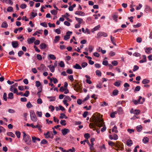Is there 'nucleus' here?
<instances>
[{
  "instance_id": "f3484780",
  "label": "nucleus",
  "mask_w": 152,
  "mask_h": 152,
  "mask_svg": "<svg viewBox=\"0 0 152 152\" xmlns=\"http://www.w3.org/2000/svg\"><path fill=\"white\" fill-rule=\"evenodd\" d=\"M112 17L113 18L115 22H117V18H118V15L117 13H115L113 14L112 15Z\"/></svg>"
},
{
  "instance_id": "052dcab7",
  "label": "nucleus",
  "mask_w": 152,
  "mask_h": 152,
  "mask_svg": "<svg viewBox=\"0 0 152 152\" xmlns=\"http://www.w3.org/2000/svg\"><path fill=\"white\" fill-rule=\"evenodd\" d=\"M49 69L50 71L52 72H53L55 70V67L53 66H52V67H49Z\"/></svg>"
},
{
  "instance_id": "0e129e2a",
  "label": "nucleus",
  "mask_w": 152,
  "mask_h": 152,
  "mask_svg": "<svg viewBox=\"0 0 152 152\" xmlns=\"http://www.w3.org/2000/svg\"><path fill=\"white\" fill-rule=\"evenodd\" d=\"M37 58L39 60H41L42 59V56L40 54H37Z\"/></svg>"
},
{
  "instance_id": "09e8293b",
  "label": "nucleus",
  "mask_w": 152,
  "mask_h": 152,
  "mask_svg": "<svg viewBox=\"0 0 152 152\" xmlns=\"http://www.w3.org/2000/svg\"><path fill=\"white\" fill-rule=\"evenodd\" d=\"M134 111V112H133V113L135 115H138L140 113V111L139 110L135 109Z\"/></svg>"
},
{
  "instance_id": "680f3d73",
  "label": "nucleus",
  "mask_w": 152,
  "mask_h": 152,
  "mask_svg": "<svg viewBox=\"0 0 152 152\" xmlns=\"http://www.w3.org/2000/svg\"><path fill=\"white\" fill-rule=\"evenodd\" d=\"M51 13L53 15H56L57 13V11L54 10H52L51 11Z\"/></svg>"
},
{
  "instance_id": "69168bd1",
  "label": "nucleus",
  "mask_w": 152,
  "mask_h": 152,
  "mask_svg": "<svg viewBox=\"0 0 152 152\" xmlns=\"http://www.w3.org/2000/svg\"><path fill=\"white\" fill-rule=\"evenodd\" d=\"M37 102L38 104H41L42 102V99L40 98L38 99L37 101Z\"/></svg>"
},
{
  "instance_id": "0eeeda50",
  "label": "nucleus",
  "mask_w": 152,
  "mask_h": 152,
  "mask_svg": "<svg viewBox=\"0 0 152 152\" xmlns=\"http://www.w3.org/2000/svg\"><path fill=\"white\" fill-rule=\"evenodd\" d=\"M37 69L40 71H46L48 69L43 64H41L40 67H38Z\"/></svg>"
},
{
  "instance_id": "79ce46f5",
  "label": "nucleus",
  "mask_w": 152,
  "mask_h": 152,
  "mask_svg": "<svg viewBox=\"0 0 152 152\" xmlns=\"http://www.w3.org/2000/svg\"><path fill=\"white\" fill-rule=\"evenodd\" d=\"M27 6L25 4H22L20 6V7L22 9H24Z\"/></svg>"
},
{
  "instance_id": "4c0bfd02",
  "label": "nucleus",
  "mask_w": 152,
  "mask_h": 152,
  "mask_svg": "<svg viewBox=\"0 0 152 152\" xmlns=\"http://www.w3.org/2000/svg\"><path fill=\"white\" fill-rule=\"evenodd\" d=\"M118 111L119 114H121L123 112V110L122 107H118Z\"/></svg>"
},
{
  "instance_id": "e2e57ef3",
  "label": "nucleus",
  "mask_w": 152,
  "mask_h": 152,
  "mask_svg": "<svg viewBox=\"0 0 152 152\" xmlns=\"http://www.w3.org/2000/svg\"><path fill=\"white\" fill-rule=\"evenodd\" d=\"M41 85V83L39 81L36 82V86L37 87H38Z\"/></svg>"
},
{
  "instance_id": "39448f33",
  "label": "nucleus",
  "mask_w": 152,
  "mask_h": 152,
  "mask_svg": "<svg viewBox=\"0 0 152 152\" xmlns=\"http://www.w3.org/2000/svg\"><path fill=\"white\" fill-rule=\"evenodd\" d=\"M107 33L104 32L100 31L97 33L96 37L97 39H99L101 37H106L107 36Z\"/></svg>"
},
{
  "instance_id": "58836bf2",
  "label": "nucleus",
  "mask_w": 152,
  "mask_h": 152,
  "mask_svg": "<svg viewBox=\"0 0 152 152\" xmlns=\"http://www.w3.org/2000/svg\"><path fill=\"white\" fill-rule=\"evenodd\" d=\"M7 11L9 12H11L13 11V8L12 7H8Z\"/></svg>"
},
{
  "instance_id": "8fccbe9b",
  "label": "nucleus",
  "mask_w": 152,
  "mask_h": 152,
  "mask_svg": "<svg viewBox=\"0 0 152 152\" xmlns=\"http://www.w3.org/2000/svg\"><path fill=\"white\" fill-rule=\"evenodd\" d=\"M88 65V64L86 62H84L82 63L81 64V66L83 68H85L86 66H87Z\"/></svg>"
},
{
  "instance_id": "5701e85b",
  "label": "nucleus",
  "mask_w": 152,
  "mask_h": 152,
  "mask_svg": "<svg viewBox=\"0 0 152 152\" xmlns=\"http://www.w3.org/2000/svg\"><path fill=\"white\" fill-rule=\"evenodd\" d=\"M60 37L59 36H57L55 37L54 42L55 43H56L59 40Z\"/></svg>"
},
{
  "instance_id": "9b49d317",
  "label": "nucleus",
  "mask_w": 152,
  "mask_h": 152,
  "mask_svg": "<svg viewBox=\"0 0 152 152\" xmlns=\"http://www.w3.org/2000/svg\"><path fill=\"white\" fill-rule=\"evenodd\" d=\"M35 40V39L34 37H32L30 39H28L27 42L28 44H31L33 43Z\"/></svg>"
},
{
  "instance_id": "aec40b11",
  "label": "nucleus",
  "mask_w": 152,
  "mask_h": 152,
  "mask_svg": "<svg viewBox=\"0 0 152 152\" xmlns=\"http://www.w3.org/2000/svg\"><path fill=\"white\" fill-rule=\"evenodd\" d=\"M8 25L6 21L3 22L1 25V27L3 28H6L8 27Z\"/></svg>"
},
{
  "instance_id": "412c9836",
  "label": "nucleus",
  "mask_w": 152,
  "mask_h": 152,
  "mask_svg": "<svg viewBox=\"0 0 152 152\" xmlns=\"http://www.w3.org/2000/svg\"><path fill=\"white\" fill-rule=\"evenodd\" d=\"M7 134L8 136L11 137L13 138H15V134H14L12 132H8L7 133Z\"/></svg>"
},
{
  "instance_id": "37998d69",
  "label": "nucleus",
  "mask_w": 152,
  "mask_h": 152,
  "mask_svg": "<svg viewBox=\"0 0 152 152\" xmlns=\"http://www.w3.org/2000/svg\"><path fill=\"white\" fill-rule=\"evenodd\" d=\"M26 106L28 108H30L33 107V105L30 102H28Z\"/></svg>"
},
{
  "instance_id": "f704fd0d",
  "label": "nucleus",
  "mask_w": 152,
  "mask_h": 152,
  "mask_svg": "<svg viewBox=\"0 0 152 152\" xmlns=\"http://www.w3.org/2000/svg\"><path fill=\"white\" fill-rule=\"evenodd\" d=\"M60 124L63 126H65L66 125V121L64 120H61L60 121Z\"/></svg>"
},
{
  "instance_id": "c03bdc74",
  "label": "nucleus",
  "mask_w": 152,
  "mask_h": 152,
  "mask_svg": "<svg viewBox=\"0 0 152 152\" xmlns=\"http://www.w3.org/2000/svg\"><path fill=\"white\" fill-rule=\"evenodd\" d=\"M112 131L113 132H115L116 133H117L118 132V131L117 130V127L116 126H114L113 128L112 129Z\"/></svg>"
},
{
  "instance_id": "7c9ffc66",
  "label": "nucleus",
  "mask_w": 152,
  "mask_h": 152,
  "mask_svg": "<svg viewBox=\"0 0 152 152\" xmlns=\"http://www.w3.org/2000/svg\"><path fill=\"white\" fill-rule=\"evenodd\" d=\"M95 73L96 75H98L99 77H100L101 76L102 73L99 70H96L95 72Z\"/></svg>"
},
{
  "instance_id": "a18cd8bd",
  "label": "nucleus",
  "mask_w": 152,
  "mask_h": 152,
  "mask_svg": "<svg viewBox=\"0 0 152 152\" xmlns=\"http://www.w3.org/2000/svg\"><path fill=\"white\" fill-rule=\"evenodd\" d=\"M42 127V126L40 125H37L35 126V128H37L40 131H41V128Z\"/></svg>"
},
{
  "instance_id": "c85d7f7f",
  "label": "nucleus",
  "mask_w": 152,
  "mask_h": 152,
  "mask_svg": "<svg viewBox=\"0 0 152 152\" xmlns=\"http://www.w3.org/2000/svg\"><path fill=\"white\" fill-rule=\"evenodd\" d=\"M108 145L111 147H113L114 146H115V143L110 140L108 141Z\"/></svg>"
},
{
  "instance_id": "c9c22d12",
  "label": "nucleus",
  "mask_w": 152,
  "mask_h": 152,
  "mask_svg": "<svg viewBox=\"0 0 152 152\" xmlns=\"http://www.w3.org/2000/svg\"><path fill=\"white\" fill-rule=\"evenodd\" d=\"M141 87L140 86H136L134 90V92L136 93V91H139Z\"/></svg>"
},
{
  "instance_id": "4d7b16f0",
  "label": "nucleus",
  "mask_w": 152,
  "mask_h": 152,
  "mask_svg": "<svg viewBox=\"0 0 152 152\" xmlns=\"http://www.w3.org/2000/svg\"><path fill=\"white\" fill-rule=\"evenodd\" d=\"M100 26L99 25H97V26H95L93 29L94 31H96L98 30L100 28Z\"/></svg>"
},
{
  "instance_id": "6ab92c4d",
  "label": "nucleus",
  "mask_w": 152,
  "mask_h": 152,
  "mask_svg": "<svg viewBox=\"0 0 152 152\" xmlns=\"http://www.w3.org/2000/svg\"><path fill=\"white\" fill-rule=\"evenodd\" d=\"M110 40L112 42L114 45H116V44L115 42V39L114 37H113L112 36H110Z\"/></svg>"
},
{
  "instance_id": "72a5a7b5",
  "label": "nucleus",
  "mask_w": 152,
  "mask_h": 152,
  "mask_svg": "<svg viewBox=\"0 0 152 152\" xmlns=\"http://www.w3.org/2000/svg\"><path fill=\"white\" fill-rule=\"evenodd\" d=\"M142 141L144 143H146L148 142V138L147 137H144L143 140Z\"/></svg>"
},
{
  "instance_id": "774afa93",
  "label": "nucleus",
  "mask_w": 152,
  "mask_h": 152,
  "mask_svg": "<svg viewBox=\"0 0 152 152\" xmlns=\"http://www.w3.org/2000/svg\"><path fill=\"white\" fill-rule=\"evenodd\" d=\"M133 55L136 57H139L141 56V54L137 52H135L133 54Z\"/></svg>"
},
{
  "instance_id": "1a4fd4ad",
  "label": "nucleus",
  "mask_w": 152,
  "mask_h": 152,
  "mask_svg": "<svg viewBox=\"0 0 152 152\" xmlns=\"http://www.w3.org/2000/svg\"><path fill=\"white\" fill-rule=\"evenodd\" d=\"M11 44L13 47L14 48H16L18 45V42L15 41H12Z\"/></svg>"
},
{
  "instance_id": "423d86ee",
  "label": "nucleus",
  "mask_w": 152,
  "mask_h": 152,
  "mask_svg": "<svg viewBox=\"0 0 152 152\" xmlns=\"http://www.w3.org/2000/svg\"><path fill=\"white\" fill-rule=\"evenodd\" d=\"M72 31H68L66 33V34L64 36V39L66 40L70 38V36L72 34Z\"/></svg>"
},
{
  "instance_id": "cd10ccee",
  "label": "nucleus",
  "mask_w": 152,
  "mask_h": 152,
  "mask_svg": "<svg viewBox=\"0 0 152 152\" xmlns=\"http://www.w3.org/2000/svg\"><path fill=\"white\" fill-rule=\"evenodd\" d=\"M47 98L48 99H50V102H53L55 100L56 98L55 96H47Z\"/></svg>"
},
{
  "instance_id": "a878e982",
  "label": "nucleus",
  "mask_w": 152,
  "mask_h": 152,
  "mask_svg": "<svg viewBox=\"0 0 152 152\" xmlns=\"http://www.w3.org/2000/svg\"><path fill=\"white\" fill-rule=\"evenodd\" d=\"M142 127L141 125H139L137 126L136 129L138 132H140L142 130Z\"/></svg>"
},
{
  "instance_id": "7ed1b4c3",
  "label": "nucleus",
  "mask_w": 152,
  "mask_h": 152,
  "mask_svg": "<svg viewBox=\"0 0 152 152\" xmlns=\"http://www.w3.org/2000/svg\"><path fill=\"white\" fill-rule=\"evenodd\" d=\"M115 147L117 148V149H115L117 151H118L119 149L121 151L124 149V145L122 143L119 141H116L115 143Z\"/></svg>"
},
{
  "instance_id": "de8ad7c7",
  "label": "nucleus",
  "mask_w": 152,
  "mask_h": 152,
  "mask_svg": "<svg viewBox=\"0 0 152 152\" xmlns=\"http://www.w3.org/2000/svg\"><path fill=\"white\" fill-rule=\"evenodd\" d=\"M139 69V67L135 65L134 66L133 69V71L134 72H135L138 70Z\"/></svg>"
},
{
  "instance_id": "13d9d810",
  "label": "nucleus",
  "mask_w": 152,
  "mask_h": 152,
  "mask_svg": "<svg viewBox=\"0 0 152 152\" xmlns=\"http://www.w3.org/2000/svg\"><path fill=\"white\" fill-rule=\"evenodd\" d=\"M23 54V52L22 50H20L18 52V55L19 57H20Z\"/></svg>"
},
{
  "instance_id": "864d4df0",
  "label": "nucleus",
  "mask_w": 152,
  "mask_h": 152,
  "mask_svg": "<svg viewBox=\"0 0 152 152\" xmlns=\"http://www.w3.org/2000/svg\"><path fill=\"white\" fill-rule=\"evenodd\" d=\"M141 24L140 23H137L136 25H134L133 26L135 28H137L140 27L141 26Z\"/></svg>"
},
{
  "instance_id": "f03ea898",
  "label": "nucleus",
  "mask_w": 152,
  "mask_h": 152,
  "mask_svg": "<svg viewBox=\"0 0 152 152\" xmlns=\"http://www.w3.org/2000/svg\"><path fill=\"white\" fill-rule=\"evenodd\" d=\"M23 140L28 145H31V141L30 136L28 134H26L25 132H23Z\"/></svg>"
},
{
  "instance_id": "c756f323",
  "label": "nucleus",
  "mask_w": 152,
  "mask_h": 152,
  "mask_svg": "<svg viewBox=\"0 0 152 152\" xmlns=\"http://www.w3.org/2000/svg\"><path fill=\"white\" fill-rule=\"evenodd\" d=\"M121 82L119 80L115 82L114 83V85L116 86L119 87L120 85Z\"/></svg>"
},
{
  "instance_id": "a19ab883",
  "label": "nucleus",
  "mask_w": 152,
  "mask_h": 152,
  "mask_svg": "<svg viewBox=\"0 0 152 152\" xmlns=\"http://www.w3.org/2000/svg\"><path fill=\"white\" fill-rule=\"evenodd\" d=\"M48 142L45 139L42 140L40 144H47Z\"/></svg>"
},
{
  "instance_id": "f257e3e1",
  "label": "nucleus",
  "mask_w": 152,
  "mask_h": 152,
  "mask_svg": "<svg viewBox=\"0 0 152 152\" xmlns=\"http://www.w3.org/2000/svg\"><path fill=\"white\" fill-rule=\"evenodd\" d=\"M94 122L95 125L98 127L100 128L103 126L101 130L102 132H103L106 130V127L105 125H104V123L103 119L99 118H96L94 119Z\"/></svg>"
},
{
  "instance_id": "f8f14e48",
  "label": "nucleus",
  "mask_w": 152,
  "mask_h": 152,
  "mask_svg": "<svg viewBox=\"0 0 152 152\" xmlns=\"http://www.w3.org/2000/svg\"><path fill=\"white\" fill-rule=\"evenodd\" d=\"M32 141L33 143H35L36 141H40V138L37 137L35 136L32 137Z\"/></svg>"
},
{
  "instance_id": "a211bd4d",
  "label": "nucleus",
  "mask_w": 152,
  "mask_h": 152,
  "mask_svg": "<svg viewBox=\"0 0 152 152\" xmlns=\"http://www.w3.org/2000/svg\"><path fill=\"white\" fill-rule=\"evenodd\" d=\"M73 67L74 68L76 69H82V67L78 64H76L75 65L73 66Z\"/></svg>"
},
{
  "instance_id": "6e6552de",
  "label": "nucleus",
  "mask_w": 152,
  "mask_h": 152,
  "mask_svg": "<svg viewBox=\"0 0 152 152\" xmlns=\"http://www.w3.org/2000/svg\"><path fill=\"white\" fill-rule=\"evenodd\" d=\"M61 132L63 135H65L70 132V130L68 129L64 128L61 130Z\"/></svg>"
},
{
  "instance_id": "4468645a",
  "label": "nucleus",
  "mask_w": 152,
  "mask_h": 152,
  "mask_svg": "<svg viewBox=\"0 0 152 152\" xmlns=\"http://www.w3.org/2000/svg\"><path fill=\"white\" fill-rule=\"evenodd\" d=\"M75 13L76 15H79L80 16H84L85 15V13L80 11H76Z\"/></svg>"
},
{
  "instance_id": "ea45409f",
  "label": "nucleus",
  "mask_w": 152,
  "mask_h": 152,
  "mask_svg": "<svg viewBox=\"0 0 152 152\" xmlns=\"http://www.w3.org/2000/svg\"><path fill=\"white\" fill-rule=\"evenodd\" d=\"M15 134L18 138H20V137L21 134L20 132L17 131L15 132Z\"/></svg>"
},
{
  "instance_id": "e433bc0d",
  "label": "nucleus",
  "mask_w": 152,
  "mask_h": 152,
  "mask_svg": "<svg viewBox=\"0 0 152 152\" xmlns=\"http://www.w3.org/2000/svg\"><path fill=\"white\" fill-rule=\"evenodd\" d=\"M118 90L115 89L113 91V96H116L118 95Z\"/></svg>"
},
{
  "instance_id": "5fc2aeb1",
  "label": "nucleus",
  "mask_w": 152,
  "mask_h": 152,
  "mask_svg": "<svg viewBox=\"0 0 152 152\" xmlns=\"http://www.w3.org/2000/svg\"><path fill=\"white\" fill-rule=\"evenodd\" d=\"M40 25L45 27H48L47 23L45 22L41 23Z\"/></svg>"
},
{
  "instance_id": "20e7f679",
  "label": "nucleus",
  "mask_w": 152,
  "mask_h": 152,
  "mask_svg": "<svg viewBox=\"0 0 152 152\" xmlns=\"http://www.w3.org/2000/svg\"><path fill=\"white\" fill-rule=\"evenodd\" d=\"M30 116L31 120L34 122H36L37 118L34 110H31L30 112Z\"/></svg>"
},
{
  "instance_id": "6e6d98bb",
  "label": "nucleus",
  "mask_w": 152,
  "mask_h": 152,
  "mask_svg": "<svg viewBox=\"0 0 152 152\" xmlns=\"http://www.w3.org/2000/svg\"><path fill=\"white\" fill-rule=\"evenodd\" d=\"M29 94V92L28 91H26L25 93L23 94V96L26 97H28Z\"/></svg>"
},
{
  "instance_id": "473e14b6",
  "label": "nucleus",
  "mask_w": 152,
  "mask_h": 152,
  "mask_svg": "<svg viewBox=\"0 0 152 152\" xmlns=\"http://www.w3.org/2000/svg\"><path fill=\"white\" fill-rule=\"evenodd\" d=\"M37 15V13H34L33 12H31V16H30V18L32 19L35 17Z\"/></svg>"
},
{
  "instance_id": "603ef678",
  "label": "nucleus",
  "mask_w": 152,
  "mask_h": 152,
  "mask_svg": "<svg viewBox=\"0 0 152 152\" xmlns=\"http://www.w3.org/2000/svg\"><path fill=\"white\" fill-rule=\"evenodd\" d=\"M3 98L4 99L5 101H7V95L6 93L4 92V93Z\"/></svg>"
},
{
  "instance_id": "49530a36",
  "label": "nucleus",
  "mask_w": 152,
  "mask_h": 152,
  "mask_svg": "<svg viewBox=\"0 0 152 152\" xmlns=\"http://www.w3.org/2000/svg\"><path fill=\"white\" fill-rule=\"evenodd\" d=\"M118 62L115 60L111 62L112 64L114 66H117L118 65Z\"/></svg>"
},
{
  "instance_id": "4be33fe9",
  "label": "nucleus",
  "mask_w": 152,
  "mask_h": 152,
  "mask_svg": "<svg viewBox=\"0 0 152 152\" xmlns=\"http://www.w3.org/2000/svg\"><path fill=\"white\" fill-rule=\"evenodd\" d=\"M76 20L78 22V23L81 24L83 21V19L82 18H79L77 17H75Z\"/></svg>"
},
{
  "instance_id": "2eb2a0df",
  "label": "nucleus",
  "mask_w": 152,
  "mask_h": 152,
  "mask_svg": "<svg viewBox=\"0 0 152 152\" xmlns=\"http://www.w3.org/2000/svg\"><path fill=\"white\" fill-rule=\"evenodd\" d=\"M145 53L147 54H149L151 53V51L152 50L151 48H144Z\"/></svg>"
},
{
  "instance_id": "b1692460",
  "label": "nucleus",
  "mask_w": 152,
  "mask_h": 152,
  "mask_svg": "<svg viewBox=\"0 0 152 152\" xmlns=\"http://www.w3.org/2000/svg\"><path fill=\"white\" fill-rule=\"evenodd\" d=\"M150 82V80H149L146 79H144L142 81V83L144 84H146Z\"/></svg>"
},
{
  "instance_id": "338daca9",
  "label": "nucleus",
  "mask_w": 152,
  "mask_h": 152,
  "mask_svg": "<svg viewBox=\"0 0 152 152\" xmlns=\"http://www.w3.org/2000/svg\"><path fill=\"white\" fill-rule=\"evenodd\" d=\"M37 114L39 117H41L42 116V112H39L37 111Z\"/></svg>"
},
{
  "instance_id": "bb28decb",
  "label": "nucleus",
  "mask_w": 152,
  "mask_h": 152,
  "mask_svg": "<svg viewBox=\"0 0 152 152\" xmlns=\"http://www.w3.org/2000/svg\"><path fill=\"white\" fill-rule=\"evenodd\" d=\"M14 98L13 94L12 93H10L8 95V98L10 99H13Z\"/></svg>"
},
{
  "instance_id": "9d476101",
  "label": "nucleus",
  "mask_w": 152,
  "mask_h": 152,
  "mask_svg": "<svg viewBox=\"0 0 152 152\" xmlns=\"http://www.w3.org/2000/svg\"><path fill=\"white\" fill-rule=\"evenodd\" d=\"M142 57L143 59L141 60H140V61H139V62L140 63L145 62L147 61L146 57V56L145 55H142Z\"/></svg>"
},
{
  "instance_id": "bf43d9fd",
  "label": "nucleus",
  "mask_w": 152,
  "mask_h": 152,
  "mask_svg": "<svg viewBox=\"0 0 152 152\" xmlns=\"http://www.w3.org/2000/svg\"><path fill=\"white\" fill-rule=\"evenodd\" d=\"M88 48L89 51L90 53H91L93 51L94 48V47L93 46L90 45L89 46Z\"/></svg>"
},
{
  "instance_id": "3c124183",
  "label": "nucleus",
  "mask_w": 152,
  "mask_h": 152,
  "mask_svg": "<svg viewBox=\"0 0 152 152\" xmlns=\"http://www.w3.org/2000/svg\"><path fill=\"white\" fill-rule=\"evenodd\" d=\"M50 58L52 60H55L56 59V57L53 54H50L49 55Z\"/></svg>"
},
{
  "instance_id": "393cba45",
  "label": "nucleus",
  "mask_w": 152,
  "mask_h": 152,
  "mask_svg": "<svg viewBox=\"0 0 152 152\" xmlns=\"http://www.w3.org/2000/svg\"><path fill=\"white\" fill-rule=\"evenodd\" d=\"M59 118L60 119H63L64 118H65V119H66L68 118V117L66 116L65 114L63 113H61L60 114Z\"/></svg>"
},
{
  "instance_id": "ddd939ff",
  "label": "nucleus",
  "mask_w": 152,
  "mask_h": 152,
  "mask_svg": "<svg viewBox=\"0 0 152 152\" xmlns=\"http://www.w3.org/2000/svg\"><path fill=\"white\" fill-rule=\"evenodd\" d=\"M52 133L51 132L48 131L46 133H44V135L45 136V138H48L50 137L49 136H51V134Z\"/></svg>"
},
{
  "instance_id": "dca6fc26",
  "label": "nucleus",
  "mask_w": 152,
  "mask_h": 152,
  "mask_svg": "<svg viewBox=\"0 0 152 152\" xmlns=\"http://www.w3.org/2000/svg\"><path fill=\"white\" fill-rule=\"evenodd\" d=\"M47 47L46 45L44 43H41L39 45L40 48L41 49H45Z\"/></svg>"
},
{
  "instance_id": "2f4dec72",
  "label": "nucleus",
  "mask_w": 152,
  "mask_h": 152,
  "mask_svg": "<svg viewBox=\"0 0 152 152\" xmlns=\"http://www.w3.org/2000/svg\"><path fill=\"white\" fill-rule=\"evenodd\" d=\"M127 145L129 146H130L133 144L132 142V140H128L127 141Z\"/></svg>"
}]
</instances>
